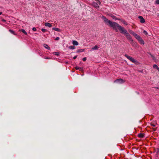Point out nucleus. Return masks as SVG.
I'll return each mask as SVG.
<instances>
[{
  "instance_id": "1",
  "label": "nucleus",
  "mask_w": 159,
  "mask_h": 159,
  "mask_svg": "<svg viewBox=\"0 0 159 159\" xmlns=\"http://www.w3.org/2000/svg\"><path fill=\"white\" fill-rule=\"evenodd\" d=\"M102 18L103 20L105 23L107 25L112 27L116 31H118L117 28L120 31V32L124 34L126 38L132 43H131L133 45H135L136 46L137 44L135 42L133 41L131 35L123 27L119 25L118 23L114 22H112L108 20L106 17L102 16Z\"/></svg>"
},
{
  "instance_id": "2",
  "label": "nucleus",
  "mask_w": 159,
  "mask_h": 159,
  "mask_svg": "<svg viewBox=\"0 0 159 159\" xmlns=\"http://www.w3.org/2000/svg\"><path fill=\"white\" fill-rule=\"evenodd\" d=\"M125 57H127L128 59L134 63L135 64H137L138 63V62L135 59H134V58L131 57L130 56H128L127 55H125Z\"/></svg>"
},
{
  "instance_id": "3",
  "label": "nucleus",
  "mask_w": 159,
  "mask_h": 159,
  "mask_svg": "<svg viewBox=\"0 0 159 159\" xmlns=\"http://www.w3.org/2000/svg\"><path fill=\"white\" fill-rule=\"evenodd\" d=\"M97 2H93V5L96 8H98L99 7V5L100 4L101 2L98 0H95Z\"/></svg>"
},
{
  "instance_id": "4",
  "label": "nucleus",
  "mask_w": 159,
  "mask_h": 159,
  "mask_svg": "<svg viewBox=\"0 0 159 159\" xmlns=\"http://www.w3.org/2000/svg\"><path fill=\"white\" fill-rule=\"evenodd\" d=\"M125 81L122 79H117L114 81V83H117L118 84H122L124 83Z\"/></svg>"
},
{
  "instance_id": "5",
  "label": "nucleus",
  "mask_w": 159,
  "mask_h": 159,
  "mask_svg": "<svg viewBox=\"0 0 159 159\" xmlns=\"http://www.w3.org/2000/svg\"><path fill=\"white\" fill-rule=\"evenodd\" d=\"M136 39L138 40L140 44L143 45L144 44V41L140 36L139 35Z\"/></svg>"
},
{
  "instance_id": "6",
  "label": "nucleus",
  "mask_w": 159,
  "mask_h": 159,
  "mask_svg": "<svg viewBox=\"0 0 159 159\" xmlns=\"http://www.w3.org/2000/svg\"><path fill=\"white\" fill-rule=\"evenodd\" d=\"M129 32L130 33V34L133 35L136 39L137 38V37L139 36V35L137 34H136L135 33L134 31L131 30H129Z\"/></svg>"
},
{
  "instance_id": "7",
  "label": "nucleus",
  "mask_w": 159,
  "mask_h": 159,
  "mask_svg": "<svg viewBox=\"0 0 159 159\" xmlns=\"http://www.w3.org/2000/svg\"><path fill=\"white\" fill-rule=\"evenodd\" d=\"M139 19L140 20V22L142 23H143L145 22V20L143 18V17L141 16H139Z\"/></svg>"
},
{
  "instance_id": "8",
  "label": "nucleus",
  "mask_w": 159,
  "mask_h": 159,
  "mask_svg": "<svg viewBox=\"0 0 159 159\" xmlns=\"http://www.w3.org/2000/svg\"><path fill=\"white\" fill-rule=\"evenodd\" d=\"M44 25L46 26H48L49 27H51L52 26L51 24L49 23H45L44 24Z\"/></svg>"
},
{
  "instance_id": "9",
  "label": "nucleus",
  "mask_w": 159,
  "mask_h": 159,
  "mask_svg": "<svg viewBox=\"0 0 159 159\" xmlns=\"http://www.w3.org/2000/svg\"><path fill=\"white\" fill-rule=\"evenodd\" d=\"M72 43L74 45L77 46L78 45V43L76 41L73 40L72 41Z\"/></svg>"
},
{
  "instance_id": "10",
  "label": "nucleus",
  "mask_w": 159,
  "mask_h": 159,
  "mask_svg": "<svg viewBox=\"0 0 159 159\" xmlns=\"http://www.w3.org/2000/svg\"><path fill=\"white\" fill-rule=\"evenodd\" d=\"M19 31H20L22 32L25 35H27V33L26 32L25 30H24V29H21V30H19Z\"/></svg>"
},
{
  "instance_id": "11",
  "label": "nucleus",
  "mask_w": 159,
  "mask_h": 159,
  "mask_svg": "<svg viewBox=\"0 0 159 159\" xmlns=\"http://www.w3.org/2000/svg\"><path fill=\"white\" fill-rule=\"evenodd\" d=\"M52 29L53 30H55V31H58V32H60L61 31L58 28H57L54 27V28H52Z\"/></svg>"
},
{
  "instance_id": "12",
  "label": "nucleus",
  "mask_w": 159,
  "mask_h": 159,
  "mask_svg": "<svg viewBox=\"0 0 159 159\" xmlns=\"http://www.w3.org/2000/svg\"><path fill=\"white\" fill-rule=\"evenodd\" d=\"M43 46L44 48H46V49H47L48 50H50V48L46 44H43Z\"/></svg>"
},
{
  "instance_id": "13",
  "label": "nucleus",
  "mask_w": 159,
  "mask_h": 159,
  "mask_svg": "<svg viewBox=\"0 0 159 159\" xmlns=\"http://www.w3.org/2000/svg\"><path fill=\"white\" fill-rule=\"evenodd\" d=\"M9 31L12 34L14 35H16V33L14 32V31H13V30H9Z\"/></svg>"
},
{
  "instance_id": "14",
  "label": "nucleus",
  "mask_w": 159,
  "mask_h": 159,
  "mask_svg": "<svg viewBox=\"0 0 159 159\" xmlns=\"http://www.w3.org/2000/svg\"><path fill=\"white\" fill-rule=\"evenodd\" d=\"M138 137L142 138L144 137V135L143 134H138Z\"/></svg>"
},
{
  "instance_id": "15",
  "label": "nucleus",
  "mask_w": 159,
  "mask_h": 159,
  "mask_svg": "<svg viewBox=\"0 0 159 159\" xmlns=\"http://www.w3.org/2000/svg\"><path fill=\"white\" fill-rule=\"evenodd\" d=\"M98 48V46L97 45L95 46L94 47L92 48V49L93 50H97Z\"/></svg>"
},
{
  "instance_id": "16",
  "label": "nucleus",
  "mask_w": 159,
  "mask_h": 159,
  "mask_svg": "<svg viewBox=\"0 0 159 159\" xmlns=\"http://www.w3.org/2000/svg\"><path fill=\"white\" fill-rule=\"evenodd\" d=\"M75 69H76V70H82L83 69L82 68H79L78 66H76L75 67Z\"/></svg>"
},
{
  "instance_id": "17",
  "label": "nucleus",
  "mask_w": 159,
  "mask_h": 159,
  "mask_svg": "<svg viewBox=\"0 0 159 159\" xmlns=\"http://www.w3.org/2000/svg\"><path fill=\"white\" fill-rule=\"evenodd\" d=\"M69 48L71 49H74L75 48V47L74 46H70L69 47Z\"/></svg>"
},
{
  "instance_id": "18",
  "label": "nucleus",
  "mask_w": 159,
  "mask_h": 159,
  "mask_svg": "<svg viewBox=\"0 0 159 159\" xmlns=\"http://www.w3.org/2000/svg\"><path fill=\"white\" fill-rule=\"evenodd\" d=\"M121 21L123 23V24H124V25H128L127 23L125 21L123 20H121Z\"/></svg>"
},
{
  "instance_id": "19",
  "label": "nucleus",
  "mask_w": 159,
  "mask_h": 159,
  "mask_svg": "<svg viewBox=\"0 0 159 159\" xmlns=\"http://www.w3.org/2000/svg\"><path fill=\"white\" fill-rule=\"evenodd\" d=\"M84 49H79L78 50H77V52H83L84 51Z\"/></svg>"
},
{
  "instance_id": "20",
  "label": "nucleus",
  "mask_w": 159,
  "mask_h": 159,
  "mask_svg": "<svg viewBox=\"0 0 159 159\" xmlns=\"http://www.w3.org/2000/svg\"><path fill=\"white\" fill-rule=\"evenodd\" d=\"M111 16L114 19H117L116 17L113 15H111Z\"/></svg>"
},
{
  "instance_id": "21",
  "label": "nucleus",
  "mask_w": 159,
  "mask_h": 159,
  "mask_svg": "<svg viewBox=\"0 0 159 159\" xmlns=\"http://www.w3.org/2000/svg\"><path fill=\"white\" fill-rule=\"evenodd\" d=\"M153 67L154 68L157 69L158 67L157 65L155 64L153 66Z\"/></svg>"
},
{
  "instance_id": "22",
  "label": "nucleus",
  "mask_w": 159,
  "mask_h": 159,
  "mask_svg": "<svg viewBox=\"0 0 159 159\" xmlns=\"http://www.w3.org/2000/svg\"><path fill=\"white\" fill-rule=\"evenodd\" d=\"M54 54L58 56L59 55V53L58 52H54Z\"/></svg>"
},
{
  "instance_id": "23",
  "label": "nucleus",
  "mask_w": 159,
  "mask_h": 159,
  "mask_svg": "<svg viewBox=\"0 0 159 159\" xmlns=\"http://www.w3.org/2000/svg\"><path fill=\"white\" fill-rule=\"evenodd\" d=\"M143 33L145 34L146 35H147L148 34V33L146 31L144 30L143 31Z\"/></svg>"
},
{
  "instance_id": "24",
  "label": "nucleus",
  "mask_w": 159,
  "mask_h": 159,
  "mask_svg": "<svg viewBox=\"0 0 159 159\" xmlns=\"http://www.w3.org/2000/svg\"><path fill=\"white\" fill-rule=\"evenodd\" d=\"M156 3L157 4H159V0H156Z\"/></svg>"
},
{
  "instance_id": "25",
  "label": "nucleus",
  "mask_w": 159,
  "mask_h": 159,
  "mask_svg": "<svg viewBox=\"0 0 159 159\" xmlns=\"http://www.w3.org/2000/svg\"><path fill=\"white\" fill-rule=\"evenodd\" d=\"M41 30L43 32H45L46 31V30L44 29H42Z\"/></svg>"
},
{
  "instance_id": "26",
  "label": "nucleus",
  "mask_w": 159,
  "mask_h": 159,
  "mask_svg": "<svg viewBox=\"0 0 159 159\" xmlns=\"http://www.w3.org/2000/svg\"><path fill=\"white\" fill-rule=\"evenodd\" d=\"M32 30L34 31H36V29L35 27H33L32 29Z\"/></svg>"
},
{
  "instance_id": "27",
  "label": "nucleus",
  "mask_w": 159,
  "mask_h": 159,
  "mask_svg": "<svg viewBox=\"0 0 159 159\" xmlns=\"http://www.w3.org/2000/svg\"><path fill=\"white\" fill-rule=\"evenodd\" d=\"M59 39V37H57L55 39L56 40H58Z\"/></svg>"
},
{
  "instance_id": "28",
  "label": "nucleus",
  "mask_w": 159,
  "mask_h": 159,
  "mask_svg": "<svg viewBox=\"0 0 159 159\" xmlns=\"http://www.w3.org/2000/svg\"><path fill=\"white\" fill-rule=\"evenodd\" d=\"M86 57H84L83 59V60L84 61H85L86 60Z\"/></svg>"
},
{
  "instance_id": "29",
  "label": "nucleus",
  "mask_w": 159,
  "mask_h": 159,
  "mask_svg": "<svg viewBox=\"0 0 159 159\" xmlns=\"http://www.w3.org/2000/svg\"><path fill=\"white\" fill-rule=\"evenodd\" d=\"M157 153L159 152V148H157Z\"/></svg>"
},
{
  "instance_id": "30",
  "label": "nucleus",
  "mask_w": 159,
  "mask_h": 159,
  "mask_svg": "<svg viewBox=\"0 0 159 159\" xmlns=\"http://www.w3.org/2000/svg\"><path fill=\"white\" fill-rule=\"evenodd\" d=\"M44 58L45 59H50V57H45V58Z\"/></svg>"
},
{
  "instance_id": "31",
  "label": "nucleus",
  "mask_w": 159,
  "mask_h": 159,
  "mask_svg": "<svg viewBox=\"0 0 159 159\" xmlns=\"http://www.w3.org/2000/svg\"><path fill=\"white\" fill-rule=\"evenodd\" d=\"M77 57V56H74V57H73V59H75Z\"/></svg>"
},
{
  "instance_id": "32",
  "label": "nucleus",
  "mask_w": 159,
  "mask_h": 159,
  "mask_svg": "<svg viewBox=\"0 0 159 159\" xmlns=\"http://www.w3.org/2000/svg\"><path fill=\"white\" fill-rule=\"evenodd\" d=\"M152 126L153 127H155L156 126L154 124H152Z\"/></svg>"
},
{
  "instance_id": "33",
  "label": "nucleus",
  "mask_w": 159,
  "mask_h": 159,
  "mask_svg": "<svg viewBox=\"0 0 159 159\" xmlns=\"http://www.w3.org/2000/svg\"><path fill=\"white\" fill-rule=\"evenodd\" d=\"M157 69L158 70L159 72V67H158Z\"/></svg>"
},
{
  "instance_id": "34",
  "label": "nucleus",
  "mask_w": 159,
  "mask_h": 159,
  "mask_svg": "<svg viewBox=\"0 0 159 159\" xmlns=\"http://www.w3.org/2000/svg\"><path fill=\"white\" fill-rule=\"evenodd\" d=\"M2 21H4V22H5V21H6V20H4V19H3V20H2Z\"/></svg>"
},
{
  "instance_id": "35",
  "label": "nucleus",
  "mask_w": 159,
  "mask_h": 159,
  "mask_svg": "<svg viewBox=\"0 0 159 159\" xmlns=\"http://www.w3.org/2000/svg\"><path fill=\"white\" fill-rule=\"evenodd\" d=\"M151 56H152V57L153 58V59H154V57L153 56H152V55H151Z\"/></svg>"
},
{
  "instance_id": "36",
  "label": "nucleus",
  "mask_w": 159,
  "mask_h": 159,
  "mask_svg": "<svg viewBox=\"0 0 159 159\" xmlns=\"http://www.w3.org/2000/svg\"><path fill=\"white\" fill-rule=\"evenodd\" d=\"M2 13L1 12H0V15H1L2 14Z\"/></svg>"
},
{
  "instance_id": "37",
  "label": "nucleus",
  "mask_w": 159,
  "mask_h": 159,
  "mask_svg": "<svg viewBox=\"0 0 159 159\" xmlns=\"http://www.w3.org/2000/svg\"><path fill=\"white\" fill-rule=\"evenodd\" d=\"M154 131H155L156 130V129H154Z\"/></svg>"
}]
</instances>
